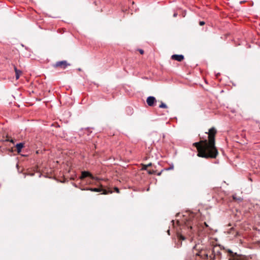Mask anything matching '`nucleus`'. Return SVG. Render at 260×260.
Here are the masks:
<instances>
[{
  "label": "nucleus",
  "mask_w": 260,
  "mask_h": 260,
  "mask_svg": "<svg viewBox=\"0 0 260 260\" xmlns=\"http://www.w3.org/2000/svg\"><path fill=\"white\" fill-rule=\"evenodd\" d=\"M208 134V140H205L200 142H196L193 145L197 147L199 157L203 158H215L218 154V151L215 146V135L216 130L214 127L209 129Z\"/></svg>",
  "instance_id": "1"
},
{
  "label": "nucleus",
  "mask_w": 260,
  "mask_h": 260,
  "mask_svg": "<svg viewBox=\"0 0 260 260\" xmlns=\"http://www.w3.org/2000/svg\"><path fill=\"white\" fill-rule=\"evenodd\" d=\"M84 190H90L91 191H94V192H101L102 191H103V192L102 194H106L108 193L109 192L112 193V191H107L106 190H104L102 188H86L84 189Z\"/></svg>",
  "instance_id": "2"
},
{
  "label": "nucleus",
  "mask_w": 260,
  "mask_h": 260,
  "mask_svg": "<svg viewBox=\"0 0 260 260\" xmlns=\"http://www.w3.org/2000/svg\"><path fill=\"white\" fill-rule=\"evenodd\" d=\"M146 102L149 106L152 107L154 106L156 103V100L154 96H149L147 98Z\"/></svg>",
  "instance_id": "3"
},
{
  "label": "nucleus",
  "mask_w": 260,
  "mask_h": 260,
  "mask_svg": "<svg viewBox=\"0 0 260 260\" xmlns=\"http://www.w3.org/2000/svg\"><path fill=\"white\" fill-rule=\"evenodd\" d=\"M70 65L68 64L66 60H62L60 61H58L56 62L55 67H59L61 68L64 69L67 68L68 66Z\"/></svg>",
  "instance_id": "4"
},
{
  "label": "nucleus",
  "mask_w": 260,
  "mask_h": 260,
  "mask_svg": "<svg viewBox=\"0 0 260 260\" xmlns=\"http://www.w3.org/2000/svg\"><path fill=\"white\" fill-rule=\"evenodd\" d=\"M171 58L178 61H181L184 59V56L183 55L174 54L172 55Z\"/></svg>",
  "instance_id": "5"
},
{
  "label": "nucleus",
  "mask_w": 260,
  "mask_h": 260,
  "mask_svg": "<svg viewBox=\"0 0 260 260\" xmlns=\"http://www.w3.org/2000/svg\"><path fill=\"white\" fill-rule=\"evenodd\" d=\"M86 177H89L91 179H94V177L92 176V175L91 173H90L89 172H87V171L82 172V174H81V176L80 178L81 179H82Z\"/></svg>",
  "instance_id": "6"
},
{
  "label": "nucleus",
  "mask_w": 260,
  "mask_h": 260,
  "mask_svg": "<svg viewBox=\"0 0 260 260\" xmlns=\"http://www.w3.org/2000/svg\"><path fill=\"white\" fill-rule=\"evenodd\" d=\"M212 253L213 254V257H215L216 256H220L221 255V253L220 250L218 249L217 247H214L212 250Z\"/></svg>",
  "instance_id": "7"
},
{
  "label": "nucleus",
  "mask_w": 260,
  "mask_h": 260,
  "mask_svg": "<svg viewBox=\"0 0 260 260\" xmlns=\"http://www.w3.org/2000/svg\"><path fill=\"white\" fill-rule=\"evenodd\" d=\"M24 147V143H19L16 144V147L17 149V151L18 153H20L21 151L22 148Z\"/></svg>",
  "instance_id": "8"
},
{
  "label": "nucleus",
  "mask_w": 260,
  "mask_h": 260,
  "mask_svg": "<svg viewBox=\"0 0 260 260\" xmlns=\"http://www.w3.org/2000/svg\"><path fill=\"white\" fill-rule=\"evenodd\" d=\"M14 70L15 72L16 79L17 80L19 78L20 75L22 72L20 70H18L15 66H14Z\"/></svg>",
  "instance_id": "9"
},
{
  "label": "nucleus",
  "mask_w": 260,
  "mask_h": 260,
  "mask_svg": "<svg viewBox=\"0 0 260 260\" xmlns=\"http://www.w3.org/2000/svg\"><path fill=\"white\" fill-rule=\"evenodd\" d=\"M2 141L4 142H10L13 144L14 143V140L12 139H10L8 137H7L6 139H3Z\"/></svg>",
  "instance_id": "10"
},
{
  "label": "nucleus",
  "mask_w": 260,
  "mask_h": 260,
  "mask_svg": "<svg viewBox=\"0 0 260 260\" xmlns=\"http://www.w3.org/2000/svg\"><path fill=\"white\" fill-rule=\"evenodd\" d=\"M159 107L160 108H168L167 105L163 102H161V104L159 106Z\"/></svg>",
  "instance_id": "11"
},
{
  "label": "nucleus",
  "mask_w": 260,
  "mask_h": 260,
  "mask_svg": "<svg viewBox=\"0 0 260 260\" xmlns=\"http://www.w3.org/2000/svg\"><path fill=\"white\" fill-rule=\"evenodd\" d=\"M233 199L235 200H238L239 201H242V199L240 198H237L236 196H233Z\"/></svg>",
  "instance_id": "12"
},
{
  "label": "nucleus",
  "mask_w": 260,
  "mask_h": 260,
  "mask_svg": "<svg viewBox=\"0 0 260 260\" xmlns=\"http://www.w3.org/2000/svg\"><path fill=\"white\" fill-rule=\"evenodd\" d=\"M178 237H179V239L182 240H184L185 239V237L182 235H179Z\"/></svg>",
  "instance_id": "13"
},
{
  "label": "nucleus",
  "mask_w": 260,
  "mask_h": 260,
  "mask_svg": "<svg viewBox=\"0 0 260 260\" xmlns=\"http://www.w3.org/2000/svg\"><path fill=\"white\" fill-rule=\"evenodd\" d=\"M151 165H152V164H151V163H149V164H148V165H145V166H144V169L146 170V169H147V167H150V166H151Z\"/></svg>",
  "instance_id": "14"
},
{
  "label": "nucleus",
  "mask_w": 260,
  "mask_h": 260,
  "mask_svg": "<svg viewBox=\"0 0 260 260\" xmlns=\"http://www.w3.org/2000/svg\"><path fill=\"white\" fill-rule=\"evenodd\" d=\"M114 190H115V191H116V192H117V193H119V189H118L117 187H115L114 188Z\"/></svg>",
  "instance_id": "15"
},
{
  "label": "nucleus",
  "mask_w": 260,
  "mask_h": 260,
  "mask_svg": "<svg viewBox=\"0 0 260 260\" xmlns=\"http://www.w3.org/2000/svg\"><path fill=\"white\" fill-rule=\"evenodd\" d=\"M205 24V22L204 21H200V25H203Z\"/></svg>",
  "instance_id": "16"
},
{
  "label": "nucleus",
  "mask_w": 260,
  "mask_h": 260,
  "mask_svg": "<svg viewBox=\"0 0 260 260\" xmlns=\"http://www.w3.org/2000/svg\"><path fill=\"white\" fill-rule=\"evenodd\" d=\"M139 52L141 54H143L144 53V51L142 49H140Z\"/></svg>",
  "instance_id": "17"
},
{
  "label": "nucleus",
  "mask_w": 260,
  "mask_h": 260,
  "mask_svg": "<svg viewBox=\"0 0 260 260\" xmlns=\"http://www.w3.org/2000/svg\"><path fill=\"white\" fill-rule=\"evenodd\" d=\"M174 168V167L173 166H172V167H170L169 169H168L167 170H171V169H173Z\"/></svg>",
  "instance_id": "18"
},
{
  "label": "nucleus",
  "mask_w": 260,
  "mask_h": 260,
  "mask_svg": "<svg viewBox=\"0 0 260 260\" xmlns=\"http://www.w3.org/2000/svg\"><path fill=\"white\" fill-rule=\"evenodd\" d=\"M177 15V13H174V15H173L174 17H176Z\"/></svg>",
  "instance_id": "19"
},
{
  "label": "nucleus",
  "mask_w": 260,
  "mask_h": 260,
  "mask_svg": "<svg viewBox=\"0 0 260 260\" xmlns=\"http://www.w3.org/2000/svg\"><path fill=\"white\" fill-rule=\"evenodd\" d=\"M197 246V245H196L193 247V249H196Z\"/></svg>",
  "instance_id": "20"
},
{
  "label": "nucleus",
  "mask_w": 260,
  "mask_h": 260,
  "mask_svg": "<svg viewBox=\"0 0 260 260\" xmlns=\"http://www.w3.org/2000/svg\"><path fill=\"white\" fill-rule=\"evenodd\" d=\"M205 256H206V257H207H207H208V254H205Z\"/></svg>",
  "instance_id": "21"
},
{
  "label": "nucleus",
  "mask_w": 260,
  "mask_h": 260,
  "mask_svg": "<svg viewBox=\"0 0 260 260\" xmlns=\"http://www.w3.org/2000/svg\"><path fill=\"white\" fill-rule=\"evenodd\" d=\"M168 233L169 234H170V231L169 230L168 231Z\"/></svg>",
  "instance_id": "22"
}]
</instances>
